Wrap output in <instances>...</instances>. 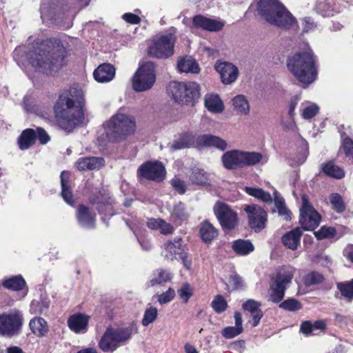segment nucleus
<instances>
[{
	"instance_id": "1",
	"label": "nucleus",
	"mask_w": 353,
	"mask_h": 353,
	"mask_svg": "<svg viewBox=\"0 0 353 353\" xmlns=\"http://www.w3.org/2000/svg\"><path fill=\"white\" fill-rule=\"evenodd\" d=\"M67 54L66 48L57 38L17 47L12 53L13 59L22 69L30 65L36 71L47 75L56 74L65 65Z\"/></svg>"
},
{
	"instance_id": "2",
	"label": "nucleus",
	"mask_w": 353,
	"mask_h": 353,
	"mask_svg": "<svg viewBox=\"0 0 353 353\" xmlns=\"http://www.w3.org/2000/svg\"><path fill=\"white\" fill-rule=\"evenodd\" d=\"M84 93L77 86L63 92L54 106L56 121L63 130L72 132L81 126L85 119Z\"/></svg>"
},
{
	"instance_id": "3",
	"label": "nucleus",
	"mask_w": 353,
	"mask_h": 353,
	"mask_svg": "<svg viewBox=\"0 0 353 353\" xmlns=\"http://www.w3.org/2000/svg\"><path fill=\"white\" fill-rule=\"evenodd\" d=\"M287 66L293 75L305 86L314 82L317 77V58L308 43L304 50L300 51L288 59Z\"/></svg>"
},
{
	"instance_id": "4",
	"label": "nucleus",
	"mask_w": 353,
	"mask_h": 353,
	"mask_svg": "<svg viewBox=\"0 0 353 353\" xmlns=\"http://www.w3.org/2000/svg\"><path fill=\"white\" fill-rule=\"evenodd\" d=\"M257 10L272 26L285 30H298L296 19L278 0H259Z\"/></svg>"
},
{
	"instance_id": "5",
	"label": "nucleus",
	"mask_w": 353,
	"mask_h": 353,
	"mask_svg": "<svg viewBox=\"0 0 353 353\" xmlns=\"http://www.w3.org/2000/svg\"><path fill=\"white\" fill-rule=\"evenodd\" d=\"M135 121L133 117L117 112L103 123L105 134L109 140L117 141L134 132Z\"/></svg>"
},
{
	"instance_id": "6",
	"label": "nucleus",
	"mask_w": 353,
	"mask_h": 353,
	"mask_svg": "<svg viewBox=\"0 0 353 353\" xmlns=\"http://www.w3.org/2000/svg\"><path fill=\"white\" fill-rule=\"evenodd\" d=\"M137 332L134 325L122 327H108L99 342V348L105 352H113L120 345L125 344Z\"/></svg>"
},
{
	"instance_id": "7",
	"label": "nucleus",
	"mask_w": 353,
	"mask_h": 353,
	"mask_svg": "<svg viewBox=\"0 0 353 353\" xmlns=\"http://www.w3.org/2000/svg\"><path fill=\"white\" fill-rule=\"evenodd\" d=\"M172 32L161 34L154 38L152 43L148 48V54L158 59H166L174 54V48L176 41L175 28Z\"/></svg>"
},
{
	"instance_id": "8",
	"label": "nucleus",
	"mask_w": 353,
	"mask_h": 353,
	"mask_svg": "<svg viewBox=\"0 0 353 353\" xmlns=\"http://www.w3.org/2000/svg\"><path fill=\"white\" fill-rule=\"evenodd\" d=\"M40 13L43 22L51 21L59 23L74 17L75 10L67 5L59 6L50 0H41Z\"/></svg>"
},
{
	"instance_id": "9",
	"label": "nucleus",
	"mask_w": 353,
	"mask_h": 353,
	"mask_svg": "<svg viewBox=\"0 0 353 353\" xmlns=\"http://www.w3.org/2000/svg\"><path fill=\"white\" fill-rule=\"evenodd\" d=\"M23 323V313L19 310L0 314V336L7 338L18 336L21 332Z\"/></svg>"
},
{
	"instance_id": "10",
	"label": "nucleus",
	"mask_w": 353,
	"mask_h": 353,
	"mask_svg": "<svg viewBox=\"0 0 353 353\" xmlns=\"http://www.w3.org/2000/svg\"><path fill=\"white\" fill-rule=\"evenodd\" d=\"M170 92L176 102L183 104H193L200 95L199 85L195 82H174Z\"/></svg>"
},
{
	"instance_id": "11",
	"label": "nucleus",
	"mask_w": 353,
	"mask_h": 353,
	"mask_svg": "<svg viewBox=\"0 0 353 353\" xmlns=\"http://www.w3.org/2000/svg\"><path fill=\"white\" fill-rule=\"evenodd\" d=\"M132 88L136 92H144L152 88L156 81L155 64L146 61L139 66L132 77Z\"/></svg>"
},
{
	"instance_id": "12",
	"label": "nucleus",
	"mask_w": 353,
	"mask_h": 353,
	"mask_svg": "<svg viewBox=\"0 0 353 353\" xmlns=\"http://www.w3.org/2000/svg\"><path fill=\"white\" fill-rule=\"evenodd\" d=\"M299 223L303 230H313L319 225L321 217L309 202L307 196L303 194L301 198Z\"/></svg>"
},
{
	"instance_id": "13",
	"label": "nucleus",
	"mask_w": 353,
	"mask_h": 353,
	"mask_svg": "<svg viewBox=\"0 0 353 353\" xmlns=\"http://www.w3.org/2000/svg\"><path fill=\"white\" fill-rule=\"evenodd\" d=\"M214 214L224 231H231L239 224L237 213L227 204L217 202L214 207Z\"/></svg>"
},
{
	"instance_id": "14",
	"label": "nucleus",
	"mask_w": 353,
	"mask_h": 353,
	"mask_svg": "<svg viewBox=\"0 0 353 353\" xmlns=\"http://www.w3.org/2000/svg\"><path fill=\"white\" fill-rule=\"evenodd\" d=\"M90 203L97 205V209L101 215V220L108 225L106 218L110 219L114 214L113 205L114 200L112 199L110 194L108 192H99L97 194L91 196L89 199Z\"/></svg>"
},
{
	"instance_id": "15",
	"label": "nucleus",
	"mask_w": 353,
	"mask_h": 353,
	"mask_svg": "<svg viewBox=\"0 0 353 353\" xmlns=\"http://www.w3.org/2000/svg\"><path fill=\"white\" fill-rule=\"evenodd\" d=\"M244 211L248 215V225L254 232H259L265 228L268 214L262 207L256 204L246 205Z\"/></svg>"
},
{
	"instance_id": "16",
	"label": "nucleus",
	"mask_w": 353,
	"mask_h": 353,
	"mask_svg": "<svg viewBox=\"0 0 353 353\" xmlns=\"http://www.w3.org/2000/svg\"><path fill=\"white\" fill-rule=\"evenodd\" d=\"M165 168L159 161H148L138 169V175L148 180L157 182L162 181L165 177Z\"/></svg>"
},
{
	"instance_id": "17",
	"label": "nucleus",
	"mask_w": 353,
	"mask_h": 353,
	"mask_svg": "<svg viewBox=\"0 0 353 353\" xmlns=\"http://www.w3.org/2000/svg\"><path fill=\"white\" fill-rule=\"evenodd\" d=\"M192 26L210 32H218L223 29L224 22L217 19H210L201 14H197L192 19Z\"/></svg>"
},
{
	"instance_id": "18",
	"label": "nucleus",
	"mask_w": 353,
	"mask_h": 353,
	"mask_svg": "<svg viewBox=\"0 0 353 353\" xmlns=\"http://www.w3.org/2000/svg\"><path fill=\"white\" fill-rule=\"evenodd\" d=\"M295 268L290 265H283L276 270L271 281L285 288L291 283L295 273Z\"/></svg>"
},
{
	"instance_id": "19",
	"label": "nucleus",
	"mask_w": 353,
	"mask_h": 353,
	"mask_svg": "<svg viewBox=\"0 0 353 353\" xmlns=\"http://www.w3.org/2000/svg\"><path fill=\"white\" fill-rule=\"evenodd\" d=\"M215 68L220 74L222 83L225 85L234 82L239 75L238 68L230 63H220L215 65Z\"/></svg>"
},
{
	"instance_id": "20",
	"label": "nucleus",
	"mask_w": 353,
	"mask_h": 353,
	"mask_svg": "<svg viewBox=\"0 0 353 353\" xmlns=\"http://www.w3.org/2000/svg\"><path fill=\"white\" fill-rule=\"evenodd\" d=\"M1 285L4 288L9 290L15 292L21 291L23 297H25L28 292L26 282L21 274L5 278L1 281Z\"/></svg>"
},
{
	"instance_id": "21",
	"label": "nucleus",
	"mask_w": 353,
	"mask_h": 353,
	"mask_svg": "<svg viewBox=\"0 0 353 353\" xmlns=\"http://www.w3.org/2000/svg\"><path fill=\"white\" fill-rule=\"evenodd\" d=\"M105 165V160L100 157H83L77 159L75 163L77 169L79 171L99 170Z\"/></svg>"
},
{
	"instance_id": "22",
	"label": "nucleus",
	"mask_w": 353,
	"mask_h": 353,
	"mask_svg": "<svg viewBox=\"0 0 353 353\" xmlns=\"http://www.w3.org/2000/svg\"><path fill=\"white\" fill-rule=\"evenodd\" d=\"M196 145L201 147H214L220 150H225L228 147L227 142L219 137L203 134L196 137Z\"/></svg>"
},
{
	"instance_id": "23",
	"label": "nucleus",
	"mask_w": 353,
	"mask_h": 353,
	"mask_svg": "<svg viewBox=\"0 0 353 353\" xmlns=\"http://www.w3.org/2000/svg\"><path fill=\"white\" fill-rule=\"evenodd\" d=\"M77 219L79 225L82 228L86 229H93L95 228V214H92L90 209L83 205H80L78 207Z\"/></svg>"
},
{
	"instance_id": "24",
	"label": "nucleus",
	"mask_w": 353,
	"mask_h": 353,
	"mask_svg": "<svg viewBox=\"0 0 353 353\" xmlns=\"http://www.w3.org/2000/svg\"><path fill=\"white\" fill-rule=\"evenodd\" d=\"M314 9L323 17H332L341 11V6L336 5L334 0H317Z\"/></svg>"
},
{
	"instance_id": "25",
	"label": "nucleus",
	"mask_w": 353,
	"mask_h": 353,
	"mask_svg": "<svg viewBox=\"0 0 353 353\" xmlns=\"http://www.w3.org/2000/svg\"><path fill=\"white\" fill-rule=\"evenodd\" d=\"M88 316L78 313L70 316L68 320L69 328L75 333H85L88 330Z\"/></svg>"
},
{
	"instance_id": "26",
	"label": "nucleus",
	"mask_w": 353,
	"mask_h": 353,
	"mask_svg": "<svg viewBox=\"0 0 353 353\" xmlns=\"http://www.w3.org/2000/svg\"><path fill=\"white\" fill-rule=\"evenodd\" d=\"M223 166L228 170L243 168L241 151L232 150L224 153L221 158Z\"/></svg>"
},
{
	"instance_id": "27",
	"label": "nucleus",
	"mask_w": 353,
	"mask_h": 353,
	"mask_svg": "<svg viewBox=\"0 0 353 353\" xmlns=\"http://www.w3.org/2000/svg\"><path fill=\"white\" fill-rule=\"evenodd\" d=\"M302 235V228L297 227L286 232L282 236V243L286 248L292 250H296L298 248V246L300 245Z\"/></svg>"
},
{
	"instance_id": "28",
	"label": "nucleus",
	"mask_w": 353,
	"mask_h": 353,
	"mask_svg": "<svg viewBox=\"0 0 353 353\" xmlns=\"http://www.w3.org/2000/svg\"><path fill=\"white\" fill-rule=\"evenodd\" d=\"M115 69L110 63L100 65L93 72L94 79L99 83H107L113 79Z\"/></svg>"
},
{
	"instance_id": "29",
	"label": "nucleus",
	"mask_w": 353,
	"mask_h": 353,
	"mask_svg": "<svg viewBox=\"0 0 353 353\" xmlns=\"http://www.w3.org/2000/svg\"><path fill=\"white\" fill-rule=\"evenodd\" d=\"M261 303L254 299H248L242 305V308L252 314V326L256 327L260 322L263 316V313L260 309Z\"/></svg>"
},
{
	"instance_id": "30",
	"label": "nucleus",
	"mask_w": 353,
	"mask_h": 353,
	"mask_svg": "<svg viewBox=\"0 0 353 353\" xmlns=\"http://www.w3.org/2000/svg\"><path fill=\"white\" fill-rule=\"evenodd\" d=\"M70 173L66 171H63L61 173L60 179H61V195L64 200V201L71 206H74L75 203V201L74 199V196L72 192L70 189V185L69 181Z\"/></svg>"
},
{
	"instance_id": "31",
	"label": "nucleus",
	"mask_w": 353,
	"mask_h": 353,
	"mask_svg": "<svg viewBox=\"0 0 353 353\" xmlns=\"http://www.w3.org/2000/svg\"><path fill=\"white\" fill-rule=\"evenodd\" d=\"M165 254V258L169 261H173L176 255L181 256V253H183V248L182 245V239L177 237L165 243L164 245Z\"/></svg>"
},
{
	"instance_id": "32",
	"label": "nucleus",
	"mask_w": 353,
	"mask_h": 353,
	"mask_svg": "<svg viewBox=\"0 0 353 353\" xmlns=\"http://www.w3.org/2000/svg\"><path fill=\"white\" fill-rule=\"evenodd\" d=\"M191 147L198 148L196 145V138L192 132H184L181 134L179 138L174 140L170 146L173 150Z\"/></svg>"
},
{
	"instance_id": "33",
	"label": "nucleus",
	"mask_w": 353,
	"mask_h": 353,
	"mask_svg": "<svg viewBox=\"0 0 353 353\" xmlns=\"http://www.w3.org/2000/svg\"><path fill=\"white\" fill-rule=\"evenodd\" d=\"M172 278V275L169 270L157 269L152 272L149 281L146 283V286L150 288L161 285L170 281Z\"/></svg>"
},
{
	"instance_id": "34",
	"label": "nucleus",
	"mask_w": 353,
	"mask_h": 353,
	"mask_svg": "<svg viewBox=\"0 0 353 353\" xmlns=\"http://www.w3.org/2000/svg\"><path fill=\"white\" fill-rule=\"evenodd\" d=\"M29 327L32 332L38 337L45 336L49 331L47 321L40 316L32 318L29 322Z\"/></svg>"
},
{
	"instance_id": "35",
	"label": "nucleus",
	"mask_w": 353,
	"mask_h": 353,
	"mask_svg": "<svg viewBox=\"0 0 353 353\" xmlns=\"http://www.w3.org/2000/svg\"><path fill=\"white\" fill-rule=\"evenodd\" d=\"M177 68L180 72L196 74L199 72V68L196 61L192 57L188 56L179 58Z\"/></svg>"
},
{
	"instance_id": "36",
	"label": "nucleus",
	"mask_w": 353,
	"mask_h": 353,
	"mask_svg": "<svg viewBox=\"0 0 353 353\" xmlns=\"http://www.w3.org/2000/svg\"><path fill=\"white\" fill-rule=\"evenodd\" d=\"M189 217V213L187 211L185 205L182 202H179L174 205L173 210L170 215L172 222L176 225H181L186 221Z\"/></svg>"
},
{
	"instance_id": "37",
	"label": "nucleus",
	"mask_w": 353,
	"mask_h": 353,
	"mask_svg": "<svg viewBox=\"0 0 353 353\" xmlns=\"http://www.w3.org/2000/svg\"><path fill=\"white\" fill-rule=\"evenodd\" d=\"M49 306V299L46 296H41L39 299L32 301L29 311L32 314H43L48 312Z\"/></svg>"
},
{
	"instance_id": "38",
	"label": "nucleus",
	"mask_w": 353,
	"mask_h": 353,
	"mask_svg": "<svg viewBox=\"0 0 353 353\" xmlns=\"http://www.w3.org/2000/svg\"><path fill=\"white\" fill-rule=\"evenodd\" d=\"M147 226L152 230H159L163 234L167 235L174 232L173 226L165 222L162 219H149L147 221Z\"/></svg>"
},
{
	"instance_id": "39",
	"label": "nucleus",
	"mask_w": 353,
	"mask_h": 353,
	"mask_svg": "<svg viewBox=\"0 0 353 353\" xmlns=\"http://www.w3.org/2000/svg\"><path fill=\"white\" fill-rule=\"evenodd\" d=\"M36 132L33 129H26L22 132L18 139L19 148L25 150L31 147L35 142Z\"/></svg>"
},
{
	"instance_id": "40",
	"label": "nucleus",
	"mask_w": 353,
	"mask_h": 353,
	"mask_svg": "<svg viewBox=\"0 0 353 353\" xmlns=\"http://www.w3.org/2000/svg\"><path fill=\"white\" fill-rule=\"evenodd\" d=\"M321 168L325 175L332 178L341 179L345 176L344 170L332 161L322 163Z\"/></svg>"
},
{
	"instance_id": "41",
	"label": "nucleus",
	"mask_w": 353,
	"mask_h": 353,
	"mask_svg": "<svg viewBox=\"0 0 353 353\" xmlns=\"http://www.w3.org/2000/svg\"><path fill=\"white\" fill-rule=\"evenodd\" d=\"M241 159L243 167L255 165L260 162H267V159L262 154L256 152L241 151Z\"/></svg>"
},
{
	"instance_id": "42",
	"label": "nucleus",
	"mask_w": 353,
	"mask_h": 353,
	"mask_svg": "<svg viewBox=\"0 0 353 353\" xmlns=\"http://www.w3.org/2000/svg\"><path fill=\"white\" fill-rule=\"evenodd\" d=\"M201 239L205 243H210L218 236V230L209 221L201 223L200 228Z\"/></svg>"
},
{
	"instance_id": "43",
	"label": "nucleus",
	"mask_w": 353,
	"mask_h": 353,
	"mask_svg": "<svg viewBox=\"0 0 353 353\" xmlns=\"http://www.w3.org/2000/svg\"><path fill=\"white\" fill-rule=\"evenodd\" d=\"M205 106L209 111L214 113H219L223 110V104L217 94L205 95Z\"/></svg>"
},
{
	"instance_id": "44",
	"label": "nucleus",
	"mask_w": 353,
	"mask_h": 353,
	"mask_svg": "<svg viewBox=\"0 0 353 353\" xmlns=\"http://www.w3.org/2000/svg\"><path fill=\"white\" fill-rule=\"evenodd\" d=\"M190 180L192 183L198 185H207L210 183L209 174L199 168L192 170Z\"/></svg>"
},
{
	"instance_id": "45",
	"label": "nucleus",
	"mask_w": 353,
	"mask_h": 353,
	"mask_svg": "<svg viewBox=\"0 0 353 353\" xmlns=\"http://www.w3.org/2000/svg\"><path fill=\"white\" fill-rule=\"evenodd\" d=\"M232 249L236 254L244 256L252 252L254 248L250 241L238 239L233 242Z\"/></svg>"
},
{
	"instance_id": "46",
	"label": "nucleus",
	"mask_w": 353,
	"mask_h": 353,
	"mask_svg": "<svg viewBox=\"0 0 353 353\" xmlns=\"http://www.w3.org/2000/svg\"><path fill=\"white\" fill-rule=\"evenodd\" d=\"M245 191L248 195L254 196L261 201L265 203H271L272 201L271 194L261 188L245 187Z\"/></svg>"
},
{
	"instance_id": "47",
	"label": "nucleus",
	"mask_w": 353,
	"mask_h": 353,
	"mask_svg": "<svg viewBox=\"0 0 353 353\" xmlns=\"http://www.w3.org/2000/svg\"><path fill=\"white\" fill-rule=\"evenodd\" d=\"M287 288L274 283L270 284L269 301L274 303H280L284 298Z\"/></svg>"
},
{
	"instance_id": "48",
	"label": "nucleus",
	"mask_w": 353,
	"mask_h": 353,
	"mask_svg": "<svg viewBox=\"0 0 353 353\" xmlns=\"http://www.w3.org/2000/svg\"><path fill=\"white\" fill-rule=\"evenodd\" d=\"M234 110L239 114H248L250 112L248 101L244 95L239 94L232 99Z\"/></svg>"
},
{
	"instance_id": "49",
	"label": "nucleus",
	"mask_w": 353,
	"mask_h": 353,
	"mask_svg": "<svg viewBox=\"0 0 353 353\" xmlns=\"http://www.w3.org/2000/svg\"><path fill=\"white\" fill-rule=\"evenodd\" d=\"M300 146L301 150L296 159H293L290 161L292 166H296L302 165L306 160L308 154V145L305 139H300Z\"/></svg>"
},
{
	"instance_id": "50",
	"label": "nucleus",
	"mask_w": 353,
	"mask_h": 353,
	"mask_svg": "<svg viewBox=\"0 0 353 353\" xmlns=\"http://www.w3.org/2000/svg\"><path fill=\"white\" fill-rule=\"evenodd\" d=\"M324 280V276L319 272L312 271L303 277V283L307 286H312L321 283Z\"/></svg>"
},
{
	"instance_id": "51",
	"label": "nucleus",
	"mask_w": 353,
	"mask_h": 353,
	"mask_svg": "<svg viewBox=\"0 0 353 353\" xmlns=\"http://www.w3.org/2000/svg\"><path fill=\"white\" fill-rule=\"evenodd\" d=\"M180 299L187 303L194 293V288L189 283H183L177 290Z\"/></svg>"
},
{
	"instance_id": "52",
	"label": "nucleus",
	"mask_w": 353,
	"mask_h": 353,
	"mask_svg": "<svg viewBox=\"0 0 353 353\" xmlns=\"http://www.w3.org/2000/svg\"><path fill=\"white\" fill-rule=\"evenodd\" d=\"M158 316V310L155 307H148L144 312L141 323L144 327L148 326L156 321Z\"/></svg>"
},
{
	"instance_id": "53",
	"label": "nucleus",
	"mask_w": 353,
	"mask_h": 353,
	"mask_svg": "<svg viewBox=\"0 0 353 353\" xmlns=\"http://www.w3.org/2000/svg\"><path fill=\"white\" fill-rule=\"evenodd\" d=\"M337 288L343 297L349 301L353 299V279L345 283H339Z\"/></svg>"
},
{
	"instance_id": "54",
	"label": "nucleus",
	"mask_w": 353,
	"mask_h": 353,
	"mask_svg": "<svg viewBox=\"0 0 353 353\" xmlns=\"http://www.w3.org/2000/svg\"><path fill=\"white\" fill-rule=\"evenodd\" d=\"M330 202L332 209L338 213L343 212L345 209L343 198L338 193H332L330 194Z\"/></svg>"
},
{
	"instance_id": "55",
	"label": "nucleus",
	"mask_w": 353,
	"mask_h": 353,
	"mask_svg": "<svg viewBox=\"0 0 353 353\" xmlns=\"http://www.w3.org/2000/svg\"><path fill=\"white\" fill-rule=\"evenodd\" d=\"M211 306L216 313L221 314L226 310L228 303L222 295H216L212 300Z\"/></svg>"
},
{
	"instance_id": "56",
	"label": "nucleus",
	"mask_w": 353,
	"mask_h": 353,
	"mask_svg": "<svg viewBox=\"0 0 353 353\" xmlns=\"http://www.w3.org/2000/svg\"><path fill=\"white\" fill-rule=\"evenodd\" d=\"M279 307L290 312H296L302 308V305L298 300L290 298L281 302Z\"/></svg>"
},
{
	"instance_id": "57",
	"label": "nucleus",
	"mask_w": 353,
	"mask_h": 353,
	"mask_svg": "<svg viewBox=\"0 0 353 353\" xmlns=\"http://www.w3.org/2000/svg\"><path fill=\"white\" fill-rule=\"evenodd\" d=\"M336 230L332 227L323 226L320 230L314 232L317 239H331L335 236Z\"/></svg>"
},
{
	"instance_id": "58",
	"label": "nucleus",
	"mask_w": 353,
	"mask_h": 353,
	"mask_svg": "<svg viewBox=\"0 0 353 353\" xmlns=\"http://www.w3.org/2000/svg\"><path fill=\"white\" fill-rule=\"evenodd\" d=\"M243 331V329H241L237 326H228L222 330V336L227 339H233L240 335Z\"/></svg>"
},
{
	"instance_id": "59",
	"label": "nucleus",
	"mask_w": 353,
	"mask_h": 353,
	"mask_svg": "<svg viewBox=\"0 0 353 353\" xmlns=\"http://www.w3.org/2000/svg\"><path fill=\"white\" fill-rule=\"evenodd\" d=\"M319 110V106L315 103H312L303 108L301 116L304 119H310L317 114Z\"/></svg>"
},
{
	"instance_id": "60",
	"label": "nucleus",
	"mask_w": 353,
	"mask_h": 353,
	"mask_svg": "<svg viewBox=\"0 0 353 353\" xmlns=\"http://www.w3.org/2000/svg\"><path fill=\"white\" fill-rule=\"evenodd\" d=\"M175 294V291L169 288L165 292L157 295V301L161 305L168 303L174 299Z\"/></svg>"
},
{
	"instance_id": "61",
	"label": "nucleus",
	"mask_w": 353,
	"mask_h": 353,
	"mask_svg": "<svg viewBox=\"0 0 353 353\" xmlns=\"http://www.w3.org/2000/svg\"><path fill=\"white\" fill-rule=\"evenodd\" d=\"M303 32L308 33L316 30L318 25L314 20L309 17H305L302 19Z\"/></svg>"
},
{
	"instance_id": "62",
	"label": "nucleus",
	"mask_w": 353,
	"mask_h": 353,
	"mask_svg": "<svg viewBox=\"0 0 353 353\" xmlns=\"http://www.w3.org/2000/svg\"><path fill=\"white\" fill-rule=\"evenodd\" d=\"M171 185L179 194H183L186 192L185 183L179 178L174 177L171 180Z\"/></svg>"
},
{
	"instance_id": "63",
	"label": "nucleus",
	"mask_w": 353,
	"mask_h": 353,
	"mask_svg": "<svg viewBox=\"0 0 353 353\" xmlns=\"http://www.w3.org/2000/svg\"><path fill=\"white\" fill-rule=\"evenodd\" d=\"M342 148L346 157L353 159V141L350 138L346 137L343 139Z\"/></svg>"
},
{
	"instance_id": "64",
	"label": "nucleus",
	"mask_w": 353,
	"mask_h": 353,
	"mask_svg": "<svg viewBox=\"0 0 353 353\" xmlns=\"http://www.w3.org/2000/svg\"><path fill=\"white\" fill-rule=\"evenodd\" d=\"M36 139L37 138L41 144H46L50 141V137L42 128H37L35 130Z\"/></svg>"
}]
</instances>
